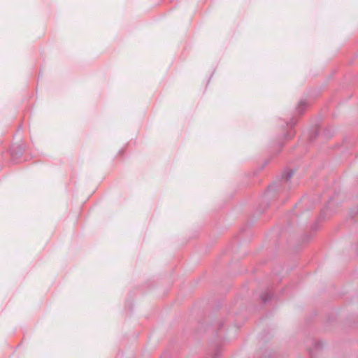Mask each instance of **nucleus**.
<instances>
[{
	"instance_id": "nucleus-9",
	"label": "nucleus",
	"mask_w": 358,
	"mask_h": 358,
	"mask_svg": "<svg viewBox=\"0 0 358 358\" xmlns=\"http://www.w3.org/2000/svg\"><path fill=\"white\" fill-rule=\"evenodd\" d=\"M357 214H358V212H357Z\"/></svg>"
},
{
	"instance_id": "nucleus-4",
	"label": "nucleus",
	"mask_w": 358,
	"mask_h": 358,
	"mask_svg": "<svg viewBox=\"0 0 358 358\" xmlns=\"http://www.w3.org/2000/svg\"><path fill=\"white\" fill-rule=\"evenodd\" d=\"M294 171L291 169L286 170L282 173V178H285L286 181H288L294 175Z\"/></svg>"
},
{
	"instance_id": "nucleus-8",
	"label": "nucleus",
	"mask_w": 358,
	"mask_h": 358,
	"mask_svg": "<svg viewBox=\"0 0 358 358\" xmlns=\"http://www.w3.org/2000/svg\"><path fill=\"white\" fill-rule=\"evenodd\" d=\"M313 229H316V227L315 225L313 226Z\"/></svg>"
},
{
	"instance_id": "nucleus-2",
	"label": "nucleus",
	"mask_w": 358,
	"mask_h": 358,
	"mask_svg": "<svg viewBox=\"0 0 358 358\" xmlns=\"http://www.w3.org/2000/svg\"><path fill=\"white\" fill-rule=\"evenodd\" d=\"M307 106L308 103L305 100H301L296 106V113L298 114H301L305 110Z\"/></svg>"
},
{
	"instance_id": "nucleus-6",
	"label": "nucleus",
	"mask_w": 358,
	"mask_h": 358,
	"mask_svg": "<svg viewBox=\"0 0 358 358\" xmlns=\"http://www.w3.org/2000/svg\"><path fill=\"white\" fill-rule=\"evenodd\" d=\"M293 136H294V132H293V131H288V132L285 134V137H286V138H292Z\"/></svg>"
},
{
	"instance_id": "nucleus-3",
	"label": "nucleus",
	"mask_w": 358,
	"mask_h": 358,
	"mask_svg": "<svg viewBox=\"0 0 358 358\" xmlns=\"http://www.w3.org/2000/svg\"><path fill=\"white\" fill-rule=\"evenodd\" d=\"M273 297V295L267 292L261 295V299L263 303H266V302L269 301Z\"/></svg>"
},
{
	"instance_id": "nucleus-7",
	"label": "nucleus",
	"mask_w": 358,
	"mask_h": 358,
	"mask_svg": "<svg viewBox=\"0 0 358 358\" xmlns=\"http://www.w3.org/2000/svg\"><path fill=\"white\" fill-rule=\"evenodd\" d=\"M318 135L317 131H315L314 135L310 137V141H313Z\"/></svg>"
},
{
	"instance_id": "nucleus-1",
	"label": "nucleus",
	"mask_w": 358,
	"mask_h": 358,
	"mask_svg": "<svg viewBox=\"0 0 358 358\" xmlns=\"http://www.w3.org/2000/svg\"><path fill=\"white\" fill-rule=\"evenodd\" d=\"M322 343L319 341H314L313 348L310 349L309 353L311 358L314 357L315 352H317L322 349Z\"/></svg>"
},
{
	"instance_id": "nucleus-5",
	"label": "nucleus",
	"mask_w": 358,
	"mask_h": 358,
	"mask_svg": "<svg viewBox=\"0 0 358 358\" xmlns=\"http://www.w3.org/2000/svg\"><path fill=\"white\" fill-rule=\"evenodd\" d=\"M297 122V120L295 117H292L289 122H287V127L292 128Z\"/></svg>"
}]
</instances>
